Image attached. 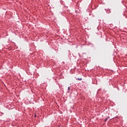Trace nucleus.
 Masks as SVG:
<instances>
[{
  "label": "nucleus",
  "mask_w": 127,
  "mask_h": 127,
  "mask_svg": "<svg viewBox=\"0 0 127 127\" xmlns=\"http://www.w3.org/2000/svg\"><path fill=\"white\" fill-rule=\"evenodd\" d=\"M108 119H110V117H108V118H107L106 119H105V122H107V121H108Z\"/></svg>",
  "instance_id": "obj_1"
},
{
  "label": "nucleus",
  "mask_w": 127,
  "mask_h": 127,
  "mask_svg": "<svg viewBox=\"0 0 127 127\" xmlns=\"http://www.w3.org/2000/svg\"><path fill=\"white\" fill-rule=\"evenodd\" d=\"M68 90H70V87H68Z\"/></svg>",
  "instance_id": "obj_2"
}]
</instances>
